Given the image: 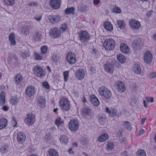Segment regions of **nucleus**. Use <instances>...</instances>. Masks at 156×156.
Masks as SVG:
<instances>
[{"label":"nucleus","mask_w":156,"mask_h":156,"mask_svg":"<svg viewBox=\"0 0 156 156\" xmlns=\"http://www.w3.org/2000/svg\"><path fill=\"white\" fill-rule=\"evenodd\" d=\"M120 49L122 52L124 53H127L129 51L128 46L125 43H122L121 44Z\"/></svg>","instance_id":"4be33fe9"},{"label":"nucleus","mask_w":156,"mask_h":156,"mask_svg":"<svg viewBox=\"0 0 156 156\" xmlns=\"http://www.w3.org/2000/svg\"><path fill=\"white\" fill-rule=\"evenodd\" d=\"M116 89L119 92H124L126 90V88L124 84L122 81L117 83Z\"/></svg>","instance_id":"a211bd4d"},{"label":"nucleus","mask_w":156,"mask_h":156,"mask_svg":"<svg viewBox=\"0 0 156 156\" xmlns=\"http://www.w3.org/2000/svg\"><path fill=\"white\" fill-rule=\"evenodd\" d=\"M104 68L106 71L109 73H112L114 69V65L109 62L107 63L104 65Z\"/></svg>","instance_id":"f3484780"},{"label":"nucleus","mask_w":156,"mask_h":156,"mask_svg":"<svg viewBox=\"0 0 156 156\" xmlns=\"http://www.w3.org/2000/svg\"><path fill=\"white\" fill-rule=\"evenodd\" d=\"M129 23L131 27L135 30L139 29L141 26L140 22L134 19L131 20L129 21Z\"/></svg>","instance_id":"f8f14e48"},{"label":"nucleus","mask_w":156,"mask_h":156,"mask_svg":"<svg viewBox=\"0 0 156 156\" xmlns=\"http://www.w3.org/2000/svg\"><path fill=\"white\" fill-rule=\"evenodd\" d=\"M145 62L147 63H151L152 60V55L150 51H146L144 56Z\"/></svg>","instance_id":"4468645a"},{"label":"nucleus","mask_w":156,"mask_h":156,"mask_svg":"<svg viewBox=\"0 0 156 156\" xmlns=\"http://www.w3.org/2000/svg\"><path fill=\"white\" fill-rule=\"evenodd\" d=\"M34 73L37 76L42 77L45 76L46 71L43 69L41 66L37 65L34 67Z\"/></svg>","instance_id":"20e7f679"},{"label":"nucleus","mask_w":156,"mask_h":156,"mask_svg":"<svg viewBox=\"0 0 156 156\" xmlns=\"http://www.w3.org/2000/svg\"><path fill=\"white\" fill-rule=\"evenodd\" d=\"M60 28L63 31H65L67 28V24L65 23H63L61 26Z\"/></svg>","instance_id":"603ef678"},{"label":"nucleus","mask_w":156,"mask_h":156,"mask_svg":"<svg viewBox=\"0 0 156 156\" xmlns=\"http://www.w3.org/2000/svg\"><path fill=\"white\" fill-rule=\"evenodd\" d=\"M144 130L143 129L140 130L139 131L138 135L140 136L142 134L144 133Z\"/></svg>","instance_id":"69168bd1"},{"label":"nucleus","mask_w":156,"mask_h":156,"mask_svg":"<svg viewBox=\"0 0 156 156\" xmlns=\"http://www.w3.org/2000/svg\"><path fill=\"white\" fill-rule=\"evenodd\" d=\"M146 100L148 102H153V98L152 97H146Z\"/></svg>","instance_id":"bf43d9fd"},{"label":"nucleus","mask_w":156,"mask_h":156,"mask_svg":"<svg viewBox=\"0 0 156 156\" xmlns=\"http://www.w3.org/2000/svg\"><path fill=\"white\" fill-rule=\"evenodd\" d=\"M60 58L59 55L56 53L52 54L51 56V60L55 62H57Z\"/></svg>","instance_id":"7c9ffc66"},{"label":"nucleus","mask_w":156,"mask_h":156,"mask_svg":"<svg viewBox=\"0 0 156 156\" xmlns=\"http://www.w3.org/2000/svg\"><path fill=\"white\" fill-rule=\"evenodd\" d=\"M9 149V146L7 144H2L0 148V151L2 154H5L8 152Z\"/></svg>","instance_id":"b1692460"},{"label":"nucleus","mask_w":156,"mask_h":156,"mask_svg":"<svg viewBox=\"0 0 156 156\" xmlns=\"http://www.w3.org/2000/svg\"><path fill=\"white\" fill-rule=\"evenodd\" d=\"M61 118L60 117L57 118L55 121V123L56 125H60L62 123L60 121Z\"/></svg>","instance_id":"13d9d810"},{"label":"nucleus","mask_w":156,"mask_h":156,"mask_svg":"<svg viewBox=\"0 0 156 156\" xmlns=\"http://www.w3.org/2000/svg\"><path fill=\"white\" fill-rule=\"evenodd\" d=\"M49 32L51 36L54 38L59 37L61 34L60 30L57 27H55L53 29L51 30Z\"/></svg>","instance_id":"1a4fd4ad"},{"label":"nucleus","mask_w":156,"mask_h":156,"mask_svg":"<svg viewBox=\"0 0 156 156\" xmlns=\"http://www.w3.org/2000/svg\"><path fill=\"white\" fill-rule=\"evenodd\" d=\"M23 77L22 75L20 73H19L16 74L15 77L14 82L15 84L18 85L21 83Z\"/></svg>","instance_id":"412c9836"},{"label":"nucleus","mask_w":156,"mask_h":156,"mask_svg":"<svg viewBox=\"0 0 156 156\" xmlns=\"http://www.w3.org/2000/svg\"><path fill=\"white\" fill-rule=\"evenodd\" d=\"M90 109L89 108H85L82 110L83 115L85 116H88L90 114Z\"/></svg>","instance_id":"2f4dec72"},{"label":"nucleus","mask_w":156,"mask_h":156,"mask_svg":"<svg viewBox=\"0 0 156 156\" xmlns=\"http://www.w3.org/2000/svg\"><path fill=\"white\" fill-rule=\"evenodd\" d=\"M61 4V0H50V5L55 9H57L59 8Z\"/></svg>","instance_id":"ddd939ff"},{"label":"nucleus","mask_w":156,"mask_h":156,"mask_svg":"<svg viewBox=\"0 0 156 156\" xmlns=\"http://www.w3.org/2000/svg\"><path fill=\"white\" fill-rule=\"evenodd\" d=\"M90 100L92 104L95 106H98L99 104V101L94 95L92 94L90 96Z\"/></svg>","instance_id":"5701e85b"},{"label":"nucleus","mask_w":156,"mask_h":156,"mask_svg":"<svg viewBox=\"0 0 156 156\" xmlns=\"http://www.w3.org/2000/svg\"><path fill=\"white\" fill-rule=\"evenodd\" d=\"M138 156H146V154L144 150L142 149L138 150L137 151Z\"/></svg>","instance_id":"a18cd8bd"},{"label":"nucleus","mask_w":156,"mask_h":156,"mask_svg":"<svg viewBox=\"0 0 156 156\" xmlns=\"http://www.w3.org/2000/svg\"><path fill=\"white\" fill-rule=\"evenodd\" d=\"M100 2V0H94L93 2L95 5H98Z\"/></svg>","instance_id":"774afa93"},{"label":"nucleus","mask_w":156,"mask_h":156,"mask_svg":"<svg viewBox=\"0 0 156 156\" xmlns=\"http://www.w3.org/2000/svg\"><path fill=\"white\" fill-rule=\"evenodd\" d=\"M8 108L6 106H4L2 107V109L5 111H7L8 110Z\"/></svg>","instance_id":"0e129e2a"},{"label":"nucleus","mask_w":156,"mask_h":156,"mask_svg":"<svg viewBox=\"0 0 156 156\" xmlns=\"http://www.w3.org/2000/svg\"><path fill=\"white\" fill-rule=\"evenodd\" d=\"M17 141L19 144H23L26 139L25 135L20 132L18 134L17 136Z\"/></svg>","instance_id":"2eb2a0df"},{"label":"nucleus","mask_w":156,"mask_h":156,"mask_svg":"<svg viewBox=\"0 0 156 156\" xmlns=\"http://www.w3.org/2000/svg\"><path fill=\"white\" fill-rule=\"evenodd\" d=\"M15 0H4L5 3L8 5H11L14 4Z\"/></svg>","instance_id":"79ce46f5"},{"label":"nucleus","mask_w":156,"mask_h":156,"mask_svg":"<svg viewBox=\"0 0 156 156\" xmlns=\"http://www.w3.org/2000/svg\"><path fill=\"white\" fill-rule=\"evenodd\" d=\"M28 5L30 6L36 7L38 5V4L37 2H35L34 1H33L30 3L29 4H28Z\"/></svg>","instance_id":"864d4df0"},{"label":"nucleus","mask_w":156,"mask_h":156,"mask_svg":"<svg viewBox=\"0 0 156 156\" xmlns=\"http://www.w3.org/2000/svg\"><path fill=\"white\" fill-rule=\"evenodd\" d=\"M147 118H143L141 119V124L143 125L145 121L147 120Z\"/></svg>","instance_id":"338daca9"},{"label":"nucleus","mask_w":156,"mask_h":156,"mask_svg":"<svg viewBox=\"0 0 156 156\" xmlns=\"http://www.w3.org/2000/svg\"><path fill=\"white\" fill-rule=\"evenodd\" d=\"M48 19L50 22L52 23H56L61 20V18L58 15H54L49 16Z\"/></svg>","instance_id":"dca6fc26"},{"label":"nucleus","mask_w":156,"mask_h":156,"mask_svg":"<svg viewBox=\"0 0 156 156\" xmlns=\"http://www.w3.org/2000/svg\"><path fill=\"white\" fill-rule=\"evenodd\" d=\"M124 126L128 129H131L129 123L128 122L125 121L124 122Z\"/></svg>","instance_id":"de8ad7c7"},{"label":"nucleus","mask_w":156,"mask_h":156,"mask_svg":"<svg viewBox=\"0 0 156 156\" xmlns=\"http://www.w3.org/2000/svg\"><path fill=\"white\" fill-rule=\"evenodd\" d=\"M40 35L38 32L36 34L34 35V37L35 40H38L40 38Z\"/></svg>","instance_id":"052dcab7"},{"label":"nucleus","mask_w":156,"mask_h":156,"mask_svg":"<svg viewBox=\"0 0 156 156\" xmlns=\"http://www.w3.org/2000/svg\"><path fill=\"white\" fill-rule=\"evenodd\" d=\"M113 11L114 12L116 13H121V10L120 9L117 7H115L113 9Z\"/></svg>","instance_id":"09e8293b"},{"label":"nucleus","mask_w":156,"mask_h":156,"mask_svg":"<svg viewBox=\"0 0 156 156\" xmlns=\"http://www.w3.org/2000/svg\"><path fill=\"white\" fill-rule=\"evenodd\" d=\"M116 23L117 25L120 29H123L125 28L126 24L123 20H117Z\"/></svg>","instance_id":"bb28decb"},{"label":"nucleus","mask_w":156,"mask_h":156,"mask_svg":"<svg viewBox=\"0 0 156 156\" xmlns=\"http://www.w3.org/2000/svg\"><path fill=\"white\" fill-rule=\"evenodd\" d=\"M149 77L152 79L154 78L156 76V73L155 72H154L151 73L149 74Z\"/></svg>","instance_id":"4d7b16f0"},{"label":"nucleus","mask_w":156,"mask_h":156,"mask_svg":"<svg viewBox=\"0 0 156 156\" xmlns=\"http://www.w3.org/2000/svg\"><path fill=\"white\" fill-rule=\"evenodd\" d=\"M116 114V111L114 109H112L111 110V112L109 114V115L112 117L115 116Z\"/></svg>","instance_id":"8fccbe9b"},{"label":"nucleus","mask_w":156,"mask_h":156,"mask_svg":"<svg viewBox=\"0 0 156 156\" xmlns=\"http://www.w3.org/2000/svg\"><path fill=\"white\" fill-rule=\"evenodd\" d=\"M152 11H149L147 12L146 13V16L148 17H149L151 16V15L152 14Z\"/></svg>","instance_id":"e2e57ef3"},{"label":"nucleus","mask_w":156,"mask_h":156,"mask_svg":"<svg viewBox=\"0 0 156 156\" xmlns=\"http://www.w3.org/2000/svg\"><path fill=\"white\" fill-rule=\"evenodd\" d=\"M99 92L101 95L103 96L106 99H109L112 96L111 91L105 87L100 88Z\"/></svg>","instance_id":"f03ea898"},{"label":"nucleus","mask_w":156,"mask_h":156,"mask_svg":"<svg viewBox=\"0 0 156 156\" xmlns=\"http://www.w3.org/2000/svg\"><path fill=\"white\" fill-rule=\"evenodd\" d=\"M9 39L10 44L12 45L16 44L15 35L13 33H12L9 35Z\"/></svg>","instance_id":"c756f323"},{"label":"nucleus","mask_w":156,"mask_h":156,"mask_svg":"<svg viewBox=\"0 0 156 156\" xmlns=\"http://www.w3.org/2000/svg\"><path fill=\"white\" fill-rule=\"evenodd\" d=\"M41 49L42 53L43 54H45L47 50V47L46 45H44L41 47Z\"/></svg>","instance_id":"49530a36"},{"label":"nucleus","mask_w":156,"mask_h":156,"mask_svg":"<svg viewBox=\"0 0 156 156\" xmlns=\"http://www.w3.org/2000/svg\"><path fill=\"white\" fill-rule=\"evenodd\" d=\"M97 52L98 51L96 49H93L91 51L92 54L94 56H95Z\"/></svg>","instance_id":"680f3d73"},{"label":"nucleus","mask_w":156,"mask_h":156,"mask_svg":"<svg viewBox=\"0 0 156 156\" xmlns=\"http://www.w3.org/2000/svg\"><path fill=\"white\" fill-rule=\"evenodd\" d=\"M18 102V99L16 97H12L10 100V103L12 105H16Z\"/></svg>","instance_id":"a19ab883"},{"label":"nucleus","mask_w":156,"mask_h":156,"mask_svg":"<svg viewBox=\"0 0 156 156\" xmlns=\"http://www.w3.org/2000/svg\"><path fill=\"white\" fill-rule=\"evenodd\" d=\"M30 27L29 26L24 25L23 26L22 29V31L26 35H28L29 34V30H30Z\"/></svg>","instance_id":"f704fd0d"},{"label":"nucleus","mask_w":156,"mask_h":156,"mask_svg":"<svg viewBox=\"0 0 156 156\" xmlns=\"http://www.w3.org/2000/svg\"><path fill=\"white\" fill-rule=\"evenodd\" d=\"M69 127L72 131L76 130L79 127V123L76 119L72 120L69 122Z\"/></svg>","instance_id":"0eeeda50"},{"label":"nucleus","mask_w":156,"mask_h":156,"mask_svg":"<svg viewBox=\"0 0 156 156\" xmlns=\"http://www.w3.org/2000/svg\"><path fill=\"white\" fill-rule=\"evenodd\" d=\"M27 117L25 119L24 122L27 125H32L34 123L35 116L32 114H27Z\"/></svg>","instance_id":"9d476101"},{"label":"nucleus","mask_w":156,"mask_h":156,"mask_svg":"<svg viewBox=\"0 0 156 156\" xmlns=\"http://www.w3.org/2000/svg\"><path fill=\"white\" fill-rule=\"evenodd\" d=\"M103 45L106 49L111 51L114 48L115 43L112 39H108L105 41Z\"/></svg>","instance_id":"7ed1b4c3"},{"label":"nucleus","mask_w":156,"mask_h":156,"mask_svg":"<svg viewBox=\"0 0 156 156\" xmlns=\"http://www.w3.org/2000/svg\"><path fill=\"white\" fill-rule=\"evenodd\" d=\"M69 102L67 98H62L59 102L60 106L63 109L66 111H68L70 106Z\"/></svg>","instance_id":"39448f33"},{"label":"nucleus","mask_w":156,"mask_h":156,"mask_svg":"<svg viewBox=\"0 0 156 156\" xmlns=\"http://www.w3.org/2000/svg\"><path fill=\"white\" fill-rule=\"evenodd\" d=\"M36 92V89L34 86H29L26 88L25 93L29 97L34 96Z\"/></svg>","instance_id":"423d86ee"},{"label":"nucleus","mask_w":156,"mask_h":156,"mask_svg":"<svg viewBox=\"0 0 156 156\" xmlns=\"http://www.w3.org/2000/svg\"><path fill=\"white\" fill-rule=\"evenodd\" d=\"M87 8V6L81 4L78 7V10L82 12H84Z\"/></svg>","instance_id":"58836bf2"},{"label":"nucleus","mask_w":156,"mask_h":156,"mask_svg":"<svg viewBox=\"0 0 156 156\" xmlns=\"http://www.w3.org/2000/svg\"><path fill=\"white\" fill-rule=\"evenodd\" d=\"M7 124V120L5 118L0 119V129L5 128Z\"/></svg>","instance_id":"cd10ccee"},{"label":"nucleus","mask_w":156,"mask_h":156,"mask_svg":"<svg viewBox=\"0 0 156 156\" xmlns=\"http://www.w3.org/2000/svg\"><path fill=\"white\" fill-rule=\"evenodd\" d=\"M5 102V94L2 92L0 95V106L4 105Z\"/></svg>","instance_id":"473e14b6"},{"label":"nucleus","mask_w":156,"mask_h":156,"mask_svg":"<svg viewBox=\"0 0 156 156\" xmlns=\"http://www.w3.org/2000/svg\"><path fill=\"white\" fill-rule=\"evenodd\" d=\"M104 26L105 29L108 31H111L113 30V26L109 22H105Z\"/></svg>","instance_id":"a878e982"},{"label":"nucleus","mask_w":156,"mask_h":156,"mask_svg":"<svg viewBox=\"0 0 156 156\" xmlns=\"http://www.w3.org/2000/svg\"><path fill=\"white\" fill-rule=\"evenodd\" d=\"M59 139L61 142L63 143L65 145H67L68 143V139L67 137L65 135L60 136Z\"/></svg>","instance_id":"e433bc0d"},{"label":"nucleus","mask_w":156,"mask_h":156,"mask_svg":"<svg viewBox=\"0 0 156 156\" xmlns=\"http://www.w3.org/2000/svg\"><path fill=\"white\" fill-rule=\"evenodd\" d=\"M106 119V116L104 114H101L99 115L98 119L101 121H104Z\"/></svg>","instance_id":"c03bdc74"},{"label":"nucleus","mask_w":156,"mask_h":156,"mask_svg":"<svg viewBox=\"0 0 156 156\" xmlns=\"http://www.w3.org/2000/svg\"><path fill=\"white\" fill-rule=\"evenodd\" d=\"M114 144L111 142H108L107 144V149L108 151H112L113 149Z\"/></svg>","instance_id":"ea45409f"},{"label":"nucleus","mask_w":156,"mask_h":156,"mask_svg":"<svg viewBox=\"0 0 156 156\" xmlns=\"http://www.w3.org/2000/svg\"><path fill=\"white\" fill-rule=\"evenodd\" d=\"M133 47L134 49L136 50L141 49L143 46V42L140 39H137L133 41L132 43Z\"/></svg>","instance_id":"6e6552de"},{"label":"nucleus","mask_w":156,"mask_h":156,"mask_svg":"<svg viewBox=\"0 0 156 156\" xmlns=\"http://www.w3.org/2000/svg\"><path fill=\"white\" fill-rule=\"evenodd\" d=\"M48 154L49 156H58V152L52 149H49L48 151Z\"/></svg>","instance_id":"4c0bfd02"},{"label":"nucleus","mask_w":156,"mask_h":156,"mask_svg":"<svg viewBox=\"0 0 156 156\" xmlns=\"http://www.w3.org/2000/svg\"><path fill=\"white\" fill-rule=\"evenodd\" d=\"M64 80L66 81L68 80L67 78L68 77L69 73L67 71H65L63 73Z\"/></svg>","instance_id":"6e6d98bb"},{"label":"nucleus","mask_w":156,"mask_h":156,"mask_svg":"<svg viewBox=\"0 0 156 156\" xmlns=\"http://www.w3.org/2000/svg\"><path fill=\"white\" fill-rule=\"evenodd\" d=\"M133 69L135 73L137 74L140 73L141 71L140 66L138 63H136L133 64Z\"/></svg>","instance_id":"393cba45"},{"label":"nucleus","mask_w":156,"mask_h":156,"mask_svg":"<svg viewBox=\"0 0 156 156\" xmlns=\"http://www.w3.org/2000/svg\"><path fill=\"white\" fill-rule=\"evenodd\" d=\"M108 135L107 133H104L99 136L98 138V140L100 142H104L108 139Z\"/></svg>","instance_id":"c85d7f7f"},{"label":"nucleus","mask_w":156,"mask_h":156,"mask_svg":"<svg viewBox=\"0 0 156 156\" xmlns=\"http://www.w3.org/2000/svg\"><path fill=\"white\" fill-rule=\"evenodd\" d=\"M35 58L37 60H41L42 59L43 57L40 55L39 54L37 53H35Z\"/></svg>","instance_id":"3c124183"},{"label":"nucleus","mask_w":156,"mask_h":156,"mask_svg":"<svg viewBox=\"0 0 156 156\" xmlns=\"http://www.w3.org/2000/svg\"><path fill=\"white\" fill-rule=\"evenodd\" d=\"M42 86L47 89H49L50 88L49 85L47 82H44L42 83Z\"/></svg>","instance_id":"5fc2aeb1"},{"label":"nucleus","mask_w":156,"mask_h":156,"mask_svg":"<svg viewBox=\"0 0 156 156\" xmlns=\"http://www.w3.org/2000/svg\"><path fill=\"white\" fill-rule=\"evenodd\" d=\"M79 40L82 43H86L90 40V34L85 31H81L78 34Z\"/></svg>","instance_id":"f257e3e1"},{"label":"nucleus","mask_w":156,"mask_h":156,"mask_svg":"<svg viewBox=\"0 0 156 156\" xmlns=\"http://www.w3.org/2000/svg\"><path fill=\"white\" fill-rule=\"evenodd\" d=\"M75 10V8L73 7L68 8L65 10V13L66 14H74Z\"/></svg>","instance_id":"72a5a7b5"},{"label":"nucleus","mask_w":156,"mask_h":156,"mask_svg":"<svg viewBox=\"0 0 156 156\" xmlns=\"http://www.w3.org/2000/svg\"><path fill=\"white\" fill-rule=\"evenodd\" d=\"M67 59L70 64H74L76 62V56L71 52H69L68 53Z\"/></svg>","instance_id":"9b49d317"},{"label":"nucleus","mask_w":156,"mask_h":156,"mask_svg":"<svg viewBox=\"0 0 156 156\" xmlns=\"http://www.w3.org/2000/svg\"><path fill=\"white\" fill-rule=\"evenodd\" d=\"M29 56V54L27 51H25L23 52H22L21 54V56L23 58H27Z\"/></svg>","instance_id":"37998d69"},{"label":"nucleus","mask_w":156,"mask_h":156,"mask_svg":"<svg viewBox=\"0 0 156 156\" xmlns=\"http://www.w3.org/2000/svg\"><path fill=\"white\" fill-rule=\"evenodd\" d=\"M37 100L40 106L42 108L45 107L46 105L45 99L43 96H39L37 98Z\"/></svg>","instance_id":"6ab92c4d"},{"label":"nucleus","mask_w":156,"mask_h":156,"mask_svg":"<svg viewBox=\"0 0 156 156\" xmlns=\"http://www.w3.org/2000/svg\"><path fill=\"white\" fill-rule=\"evenodd\" d=\"M117 58L119 61L122 63H124L126 60L125 57L121 54L118 55Z\"/></svg>","instance_id":"c9c22d12"},{"label":"nucleus","mask_w":156,"mask_h":156,"mask_svg":"<svg viewBox=\"0 0 156 156\" xmlns=\"http://www.w3.org/2000/svg\"><path fill=\"white\" fill-rule=\"evenodd\" d=\"M75 76L80 80L82 79L84 76V73L83 70L80 69L75 74Z\"/></svg>","instance_id":"aec40b11"}]
</instances>
